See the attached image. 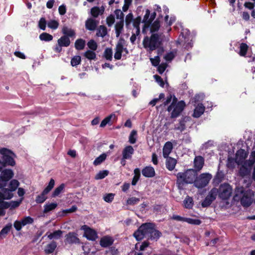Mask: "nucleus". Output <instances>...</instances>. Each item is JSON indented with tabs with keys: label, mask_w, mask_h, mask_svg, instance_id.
Returning <instances> with one entry per match:
<instances>
[{
	"label": "nucleus",
	"mask_w": 255,
	"mask_h": 255,
	"mask_svg": "<svg viewBox=\"0 0 255 255\" xmlns=\"http://www.w3.org/2000/svg\"><path fill=\"white\" fill-rule=\"evenodd\" d=\"M194 167L195 170L199 171L203 167L204 164V158L201 156H197L194 160Z\"/></svg>",
	"instance_id": "6ab92c4d"
},
{
	"label": "nucleus",
	"mask_w": 255,
	"mask_h": 255,
	"mask_svg": "<svg viewBox=\"0 0 255 255\" xmlns=\"http://www.w3.org/2000/svg\"><path fill=\"white\" fill-rule=\"evenodd\" d=\"M212 177V175L209 173L201 174L199 176H196L194 185L198 188H204L208 184Z\"/></svg>",
	"instance_id": "0eeeda50"
},
{
	"label": "nucleus",
	"mask_w": 255,
	"mask_h": 255,
	"mask_svg": "<svg viewBox=\"0 0 255 255\" xmlns=\"http://www.w3.org/2000/svg\"><path fill=\"white\" fill-rule=\"evenodd\" d=\"M254 197V192L251 190L245 191L242 186L237 187L235 189L234 200L240 201L242 205L245 207H249L252 204Z\"/></svg>",
	"instance_id": "7ed1b4c3"
},
{
	"label": "nucleus",
	"mask_w": 255,
	"mask_h": 255,
	"mask_svg": "<svg viewBox=\"0 0 255 255\" xmlns=\"http://www.w3.org/2000/svg\"><path fill=\"white\" fill-rule=\"evenodd\" d=\"M0 153L2 155V167L5 165L14 166L15 165V162L13 157H15V155L11 150L3 148L0 149Z\"/></svg>",
	"instance_id": "423d86ee"
},
{
	"label": "nucleus",
	"mask_w": 255,
	"mask_h": 255,
	"mask_svg": "<svg viewBox=\"0 0 255 255\" xmlns=\"http://www.w3.org/2000/svg\"><path fill=\"white\" fill-rule=\"evenodd\" d=\"M53 36L48 33L43 32L39 35V39L42 41H50L53 39Z\"/></svg>",
	"instance_id": "4c0bfd02"
},
{
	"label": "nucleus",
	"mask_w": 255,
	"mask_h": 255,
	"mask_svg": "<svg viewBox=\"0 0 255 255\" xmlns=\"http://www.w3.org/2000/svg\"><path fill=\"white\" fill-rule=\"evenodd\" d=\"M134 149L131 146L128 145L126 146L122 152L123 159L126 160L131 158Z\"/></svg>",
	"instance_id": "aec40b11"
},
{
	"label": "nucleus",
	"mask_w": 255,
	"mask_h": 255,
	"mask_svg": "<svg viewBox=\"0 0 255 255\" xmlns=\"http://www.w3.org/2000/svg\"><path fill=\"white\" fill-rule=\"evenodd\" d=\"M104 58L109 61H112L113 59V51L111 48H107L104 52Z\"/></svg>",
	"instance_id": "ea45409f"
},
{
	"label": "nucleus",
	"mask_w": 255,
	"mask_h": 255,
	"mask_svg": "<svg viewBox=\"0 0 255 255\" xmlns=\"http://www.w3.org/2000/svg\"><path fill=\"white\" fill-rule=\"evenodd\" d=\"M62 233L63 232L62 231L57 230L52 233H50L47 237L50 240H52L53 239H58L61 237Z\"/></svg>",
	"instance_id": "c9c22d12"
},
{
	"label": "nucleus",
	"mask_w": 255,
	"mask_h": 255,
	"mask_svg": "<svg viewBox=\"0 0 255 255\" xmlns=\"http://www.w3.org/2000/svg\"><path fill=\"white\" fill-rule=\"evenodd\" d=\"M197 175V172L195 169H191L184 172H179L177 174L176 184L178 188L183 189L185 184L194 183Z\"/></svg>",
	"instance_id": "20e7f679"
},
{
	"label": "nucleus",
	"mask_w": 255,
	"mask_h": 255,
	"mask_svg": "<svg viewBox=\"0 0 255 255\" xmlns=\"http://www.w3.org/2000/svg\"><path fill=\"white\" fill-rule=\"evenodd\" d=\"M64 187V184H61L60 185L55 189L54 191L52 193V196L53 197L58 196L63 190Z\"/></svg>",
	"instance_id": "37998d69"
},
{
	"label": "nucleus",
	"mask_w": 255,
	"mask_h": 255,
	"mask_svg": "<svg viewBox=\"0 0 255 255\" xmlns=\"http://www.w3.org/2000/svg\"><path fill=\"white\" fill-rule=\"evenodd\" d=\"M101 13V10L98 6H94L91 9V14L95 18L97 17Z\"/></svg>",
	"instance_id": "49530a36"
},
{
	"label": "nucleus",
	"mask_w": 255,
	"mask_h": 255,
	"mask_svg": "<svg viewBox=\"0 0 255 255\" xmlns=\"http://www.w3.org/2000/svg\"><path fill=\"white\" fill-rule=\"evenodd\" d=\"M177 101V98L174 95H173L172 103L167 108L168 112H170L172 111L173 107H174V106L176 105L178 102Z\"/></svg>",
	"instance_id": "bf43d9fd"
},
{
	"label": "nucleus",
	"mask_w": 255,
	"mask_h": 255,
	"mask_svg": "<svg viewBox=\"0 0 255 255\" xmlns=\"http://www.w3.org/2000/svg\"><path fill=\"white\" fill-rule=\"evenodd\" d=\"M205 107L202 104H199L194 109L193 116L195 118H199L204 112Z\"/></svg>",
	"instance_id": "4be33fe9"
},
{
	"label": "nucleus",
	"mask_w": 255,
	"mask_h": 255,
	"mask_svg": "<svg viewBox=\"0 0 255 255\" xmlns=\"http://www.w3.org/2000/svg\"><path fill=\"white\" fill-rule=\"evenodd\" d=\"M55 185V181L51 178L49 182L48 186L44 189V193H49L53 188Z\"/></svg>",
	"instance_id": "603ef678"
},
{
	"label": "nucleus",
	"mask_w": 255,
	"mask_h": 255,
	"mask_svg": "<svg viewBox=\"0 0 255 255\" xmlns=\"http://www.w3.org/2000/svg\"><path fill=\"white\" fill-rule=\"evenodd\" d=\"M185 222L192 225H199L201 223V221L198 219H194L191 218H186Z\"/></svg>",
	"instance_id": "13d9d810"
},
{
	"label": "nucleus",
	"mask_w": 255,
	"mask_h": 255,
	"mask_svg": "<svg viewBox=\"0 0 255 255\" xmlns=\"http://www.w3.org/2000/svg\"><path fill=\"white\" fill-rule=\"evenodd\" d=\"M98 23L99 21L98 20L92 18H89L85 22L86 28L90 31H94L96 29Z\"/></svg>",
	"instance_id": "a211bd4d"
},
{
	"label": "nucleus",
	"mask_w": 255,
	"mask_h": 255,
	"mask_svg": "<svg viewBox=\"0 0 255 255\" xmlns=\"http://www.w3.org/2000/svg\"><path fill=\"white\" fill-rule=\"evenodd\" d=\"M184 207L186 208L190 209L193 205V199L189 196L186 197L184 201Z\"/></svg>",
	"instance_id": "a19ab883"
},
{
	"label": "nucleus",
	"mask_w": 255,
	"mask_h": 255,
	"mask_svg": "<svg viewBox=\"0 0 255 255\" xmlns=\"http://www.w3.org/2000/svg\"><path fill=\"white\" fill-rule=\"evenodd\" d=\"M124 28V21L120 20L116 23L115 25V30L116 36L119 37L122 33Z\"/></svg>",
	"instance_id": "7c9ffc66"
},
{
	"label": "nucleus",
	"mask_w": 255,
	"mask_h": 255,
	"mask_svg": "<svg viewBox=\"0 0 255 255\" xmlns=\"http://www.w3.org/2000/svg\"><path fill=\"white\" fill-rule=\"evenodd\" d=\"M107 24L109 26H111L115 22V19L113 15L111 14L106 18Z\"/></svg>",
	"instance_id": "680f3d73"
},
{
	"label": "nucleus",
	"mask_w": 255,
	"mask_h": 255,
	"mask_svg": "<svg viewBox=\"0 0 255 255\" xmlns=\"http://www.w3.org/2000/svg\"><path fill=\"white\" fill-rule=\"evenodd\" d=\"M232 192V187L228 183L221 184L218 189L219 197L222 200H228L231 196Z\"/></svg>",
	"instance_id": "1a4fd4ad"
},
{
	"label": "nucleus",
	"mask_w": 255,
	"mask_h": 255,
	"mask_svg": "<svg viewBox=\"0 0 255 255\" xmlns=\"http://www.w3.org/2000/svg\"><path fill=\"white\" fill-rule=\"evenodd\" d=\"M239 175L243 177H250L251 175V171L253 168V163H250L248 160L245 163L238 165Z\"/></svg>",
	"instance_id": "9d476101"
},
{
	"label": "nucleus",
	"mask_w": 255,
	"mask_h": 255,
	"mask_svg": "<svg viewBox=\"0 0 255 255\" xmlns=\"http://www.w3.org/2000/svg\"><path fill=\"white\" fill-rule=\"evenodd\" d=\"M109 174L108 170L100 171L95 176V179L97 180L102 179L104 178Z\"/></svg>",
	"instance_id": "09e8293b"
},
{
	"label": "nucleus",
	"mask_w": 255,
	"mask_h": 255,
	"mask_svg": "<svg viewBox=\"0 0 255 255\" xmlns=\"http://www.w3.org/2000/svg\"><path fill=\"white\" fill-rule=\"evenodd\" d=\"M81 230L84 231V236L89 240L95 241L98 238L96 232L87 225L82 226Z\"/></svg>",
	"instance_id": "ddd939ff"
},
{
	"label": "nucleus",
	"mask_w": 255,
	"mask_h": 255,
	"mask_svg": "<svg viewBox=\"0 0 255 255\" xmlns=\"http://www.w3.org/2000/svg\"><path fill=\"white\" fill-rule=\"evenodd\" d=\"M247 157V152L244 149H240L236 153L235 162L238 165L245 163L247 160H246Z\"/></svg>",
	"instance_id": "4468645a"
},
{
	"label": "nucleus",
	"mask_w": 255,
	"mask_h": 255,
	"mask_svg": "<svg viewBox=\"0 0 255 255\" xmlns=\"http://www.w3.org/2000/svg\"><path fill=\"white\" fill-rule=\"evenodd\" d=\"M107 34V27L104 25H100L98 29L97 32V35L98 36H101L104 37Z\"/></svg>",
	"instance_id": "f704fd0d"
},
{
	"label": "nucleus",
	"mask_w": 255,
	"mask_h": 255,
	"mask_svg": "<svg viewBox=\"0 0 255 255\" xmlns=\"http://www.w3.org/2000/svg\"><path fill=\"white\" fill-rule=\"evenodd\" d=\"M150 11L147 9L145 11V14L143 17L142 22L144 23V26L143 27L142 31L144 32L145 28L148 27L151 24V21H150Z\"/></svg>",
	"instance_id": "5701e85b"
},
{
	"label": "nucleus",
	"mask_w": 255,
	"mask_h": 255,
	"mask_svg": "<svg viewBox=\"0 0 255 255\" xmlns=\"http://www.w3.org/2000/svg\"><path fill=\"white\" fill-rule=\"evenodd\" d=\"M117 120L116 115L113 113L110 115L106 117L101 122L100 127L103 128L105 127L107 125L111 126Z\"/></svg>",
	"instance_id": "f3484780"
},
{
	"label": "nucleus",
	"mask_w": 255,
	"mask_h": 255,
	"mask_svg": "<svg viewBox=\"0 0 255 255\" xmlns=\"http://www.w3.org/2000/svg\"><path fill=\"white\" fill-rule=\"evenodd\" d=\"M154 79L155 81L158 83L160 87L163 88L164 86V82L162 79V78L157 75H154Z\"/></svg>",
	"instance_id": "0e129e2a"
},
{
	"label": "nucleus",
	"mask_w": 255,
	"mask_h": 255,
	"mask_svg": "<svg viewBox=\"0 0 255 255\" xmlns=\"http://www.w3.org/2000/svg\"><path fill=\"white\" fill-rule=\"evenodd\" d=\"M12 227V224L9 223L6 225L0 232V236L6 235L10 230Z\"/></svg>",
	"instance_id": "864d4df0"
},
{
	"label": "nucleus",
	"mask_w": 255,
	"mask_h": 255,
	"mask_svg": "<svg viewBox=\"0 0 255 255\" xmlns=\"http://www.w3.org/2000/svg\"><path fill=\"white\" fill-rule=\"evenodd\" d=\"M57 206V204L56 203H51L49 204H46L44 206V213H47L54 210Z\"/></svg>",
	"instance_id": "2f4dec72"
},
{
	"label": "nucleus",
	"mask_w": 255,
	"mask_h": 255,
	"mask_svg": "<svg viewBox=\"0 0 255 255\" xmlns=\"http://www.w3.org/2000/svg\"><path fill=\"white\" fill-rule=\"evenodd\" d=\"M142 175L146 177H152L155 176L154 169L151 166H146L142 170Z\"/></svg>",
	"instance_id": "412c9836"
},
{
	"label": "nucleus",
	"mask_w": 255,
	"mask_h": 255,
	"mask_svg": "<svg viewBox=\"0 0 255 255\" xmlns=\"http://www.w3.org/2000/svg\"><path fill=\"white\" fill-rule=\"evenodd\" d=\"M13 173L10 169H5L3 170L0 176V189H5L10 188L7 182L13 177Z\"/></svg>",
	"instance_id": "6e6552de"
},
{
	"label": "nucleus",
	"mask_w": 255,
	"mask_h": 255,
	"mask_svg": "<svg viewBox=\"0 0 255 255\" xmlns=\"http://www.w3.org/2000/svg\"><path fill=\"white\" fill-rule=\"evenodd\" d=\"M84 56L89 60H95L96 58V54L93 50H88L84 53Z\"/></svg>",
	"instance_id": "e433bc0d"
},
{
	"label": "nucleus",
	"mask_w": 255,
	"mask_h": 255,
	"mask_svg": "<svg viewBox=\"0 0 255 255\" xmlns=\"http://www.w3.org/2000/svg\"><path fill=\"white\" fill-rule=\"evenodd\" d=\"M57 42L59 43L63 47H68L70 44V40L67 36H62L58 39Z\"/></svg>",
	"instance_id": "bb28decb"
},
{
	"label": "nucleus",
	"mask_w": 255,
	"mask_h": 255,
	"mask_svg": "<svg viewBox=\"0 0 255 255\" xmlns=\"http://www.w3.org/2000/svg\"><path fill=\"white\" fill-rule=\"evenodd\" d=\"M106 157L107 154L106 153H103L95 159L93 164L96 166L99 165L106 159Z\"/></svg>",
	"instance_id": "79ce46f5"
},
{
	"label": "nucleus",
	"mask_w": 255,
	"mask_h": 255,
	"mask_svg": "<svg viewBox=\"0 0 255 255\" xmlns=\"http://www.w3.org/2000/svg\"><path fill=\"white\" fill-rule=\"evenodd\" d=\"M142 43L144 48L151 52L162 45V40L158 33H152L150 37L145 36Z\"/></svg>",
	"instance_id": "39448f33"
},
{
	"label": "nucleus",
	"mask_w": 255,
	"mask_h": 255,
	"mask_svg": "<svg viewBox=\"0 0 255 255\" xmlns=\"http://www.w3.org/2000/svg\"><path fill=\"white\" fill-rule=\"evenodd\" d=\"M85 46V41L82 39H77L75 42V47L77 50H83Z\"/></svg>",
	"instance_id": "c85d7f7f"
},
{
	"label": "nucleus",
	"mask_w": 255,
	"mask_h": 255,
	"mask_svg": "<svg viewBox=\"0 0 255 255\" xmlns=\"http://www.w3.org/2000/svg\"><path fill=\"white\" fill-rule=\"evenodd\" d=\"M218 194V189L214 188L209 193L205 200L202 203L203 207H207L211 205L212 202L216 199Z\"/></svg>",
	"instance_id": "9b49d317"
},
{
	"label": "nucleus",
	"mask_w": 255,
	"mask_h": 255,
	"mask_svg": "<svg viewBox=\"0 0 255 255\" xmlns=\"http://www.w3.org/2000/svg\"><path fill=\"white\" fill-rule=\"evenodd\" d=\"M161 235V233L155 229L154 224L150 223L143 224L133 234L137 241H140L144 238L157 240Z\"/></svg>",
	"instance_id": "f03ea898"
},
{
	"label": "nucleus",
	"mask_w": 255,
	"mask_h": 255,
	"mask_svg": "<svg viewBox=\"0 0 255 255\" xmlns=\"http://www.w3.org/2000/svg\"><path fill=\"white\" fill-rule=\"evenodd\" d=\"M115 14L117 19H120L121 20L124 21V14L120 9H116Z\"/></svg>",
	"instance_id": "052dcab7"
},
{
	"label": "nucleus",
	"mask_w": 255,
	"mask_h": 255,
	"mask_svg": "<svg viewBox=\"0 0 255 255\" xmlns=\"http://www.w3.org/2000/svg\"><path fill=\"white\" fill-rule=\"evenodd\" d=\"M174 58V55L173 52L167 53L164 57V58L167 61H171Z\"/></svg>",
	"instance_id": "774afa93"
},
{
	"label": "nucleus",
	"mask_w": 255,
	"mask_h": 255,
	"mask_svg": "<svg viewBox=\"0 0 255 255\" xmlns=\"http://www.w3.org/2000/svg\"><path fill=\"white\" fill-rule=\"evenodd\" d=\"M186 104L184 101H180L177 104L174 106L171 113V118H175L178 117L182 113L185 107Z\"/></svg>",
	"instance_id": "f8f14e48"
},
{
	"label": "nucleus",
	"mask_w": 255,
	"mask_h": 255,
	"mask_svg": "<svg viewBox=\"0 0 255 255\" xmlns=\"http://www.w3.org/2000/svg\"><path fill=\"white\" fill-rule=\"evenodd\" d=\"M160 26V22L158 19H156L150 25V32L152 34L154 32H157L159 30Z\"/></svg>",
	"instance_id": "473e14b6"
},
{
	"label": "nucleus",
	"mask_w": 255,
	"mask_h": 255,
	"mask_svg": "<svg viewBox=\"0 0 255 255\" xmlns=\"http://www.w3.org/2000/svg\"><path fill=\"white\" fill-rule=\"evenodd\" d=\"M57 247V244L55 242H52L51 243L48 244L45 249V252L46 254H49L54 252Z\"/></svg>",
	"instance_id": "c756f323"
},
{
	"label": "nucleus",
	"mask_w": 255,
	"mask_h": 255,
	"mask_svg": "<svg viewBox=\"0 0 255 255\" xmlns=\"http://www.w3.org/2000/svg\"><path fill=\"white\" fill-rule=\"evenodd\" d=\"M113 243V240L110 237H105L100 240V245L104 248L111 246Z\"/></svg>",
	"instance_id": "393cba45"
},
{
	"label": "nucleus",
	"mask_w": 255,
	"mask_h": 255,
	"mask_svg": "<svg viewBox=\"0 0 255 255\" xmlns=\"http://www.w3.org/2000/svg\"><path fill=\"white\" fill-rule=\"evenodd\" d=\"M114 194L112 193H109L106 195L104 197V200L107 202H111L114 199Z\"/></svg>",
	"instance_id": "338daca9"
},
{
	"label": "nucleus",
	"mask_w": 255,
	"mask_h": 255,
	"mask_svg": "<svg viewBox=\"0 0 255 255\" xmlns=\"http://www.w3.org/2000/svg\"><path fill=\"white\" fill-rule=\"evenodd\" d=\"M65 243L73 244L80 243V240L77 234L74 232H70L65 236Z\"/></svg>",
	"instance_id": "dca6fc26"
},
{
	"label": "nucleus",
	"mask_w": 255,
	"mask_h": 255,
	"mask_svg": "<svg viewBox=\"0 0 255 255\" xmlns=\"http://www.w3.org/2000/svg\"><path fill=\"white\" fill-rule=\"evenodd\" d=\"M137 131L135 130H132L129 136V142L133 144L136 141Z\"/></svg>",
	"instance_id": "de8ad7c7"
},
{
	"label": "nucleus",
	"mask_w": 255,
	"mask_h": 255,
	"mask_svg": "<svg viewBox=\"0 0 255 255\" xmlns=\"http://www.w3.org/2000/svg\"><path fill=\"white\" fill-rule=\"evenodd\" d=\"M62 32L64 36H67L68 37H73L75 35V32L74 30L69 28L67 26H64L62 29Z\"/></svg>",
	"instance_id": "cd10ccee"
},
{
	"label": "nucleus",
	"mask_w": 255,
	"mask_h": 255,
	"mask_svg": "<svg viewBox=\"0 0 255 255\" xmlns=\"http://www.w3.org/2000/svg\"><path fill=\"white\" fill-rule=\"evenodd\" d=\"M81 57L79 55H76L73 56L71 60V65L73 67H77L81 64Z\"/></svg>",
	"instance_id": "72a5a7b5"
},
{
	"label": "nucleus",
	"mask_w": 255,
	"mask_h": 255,
	"mask_svg": "<svg viewBox=\"0 0 255 255\" xmlns=\"http://www.w3.org/2000/svg\"><path fill=\"white\" fill-rule=\"evenodd\" d=\"M122 41H124V39L121 38L119 42L116 45L115 48V53L114 58L116 60H120L122 56V53L124 52V45Z\"/></svg>",
	"instance_id": "2eb2a0df"
},
{
	"label": "nucleus",
	"mask_w": 255,
	"mask_h": 255,
	"mask_svg": "<svg viewBox=\"0 0 255 255\" xmlns=\"http://www.w3.org/2000/svg\"><path fill=\"white\" fill-rule=\"evenodd\" d=\"M48 193H44L43 190L41 194L37 196L35 200L36 202L37 203H42L44 202L47 199V197L46 196V195Z\"/></svg>",
	"instance_id": "c03bdc74"
},
{
	"label": "nucleus",
	"mask_w": 255,
	"mask_h": 255,
	"mask_svg": "<svg viewBox=\"0 0 255 255\" xmlns=\"http://www.w3.org/2000/svg\"><path fill=\"white\" fill-rule=\"evenodd\" d=\"M248 48L249 46L246 43H242L240 46V55L242 56H245L247 54Z\"/></svg>",
	"instance_id": "58836bf2"
},
{
	"label": "nucleus",
	"mask_w": 255,
	"mask_h": 255,
	"mask_svg": "<svg viewBox=\"0 0 255 255\" xmlns=\"http://www.w3.org/2000/svg\"><path fill=\"white\" fill-rule=\"evenodd\" d=\"M150 60L153 66L156 67L159 65L160 58L159 56L155 57L154 59L151 58Z\"/></svg>",
	"instance_id": "69168bd1"
},
{
	"label": "nucleus",
	"mask_w": 255,
	"mask_h": 255,
	"mask_svg": "<svg viewBox=\"0 0 255 255\" xmlns=\"http://www.w3.org/2000/svg\"><path fill=\"white\" fill-rule=\"evenodd\" d=\"M19 182L15 179L12 180L9 183L10 188H5L0 192V216L1 215V209L10 208L14 209L18 207L21 202L19 201H11L10 202H4V199H10L13 197L12 192L15 191L19 186Z\"/></svg>",
	"instance_id": "f257e3e1"
},
{
	"label": "nucleus",
	"mask_w": 255,
	"mask_h": 255,
	"mask_svg": "<svg viewBox=\"0 0 255 255\" xmlns=\"http://www.w3.org/2000/svg\"><path fill=\"white\" fill-rule=\"evenodd\" d=\"M22 225L24 226L27 224H32L33 222V219L30 217H25L21 220Z\"/></svg>",
	"instance_id": "6e6d98bb"
},
{
	"label": "nucleus",
	"mask_w": 255,
	"mask_h": 255,
	"mask_svg": "<svg viewBox=\"0 0 255 255\" xmlns=\"http://www.w3.org/2000/svg\"><path fill=\"white\" fill-rule=\"evenodd\" d=\"M166 158V166L169 170L172 171L174 169L176 164V160L173 158L168 156Z\"/></svg>",
	"instance_id": "b1692460"
},
{
	"label": "nucleus",
	"mask_w": 255,
	"mask_h": 255,
	"mask_svg": "<svg viewBox=\"0 0 255 255\" xmlns=\"http://www.w3.org/2000/svg\"><path fill=\"white\" fill-rule=\"evenodd\" d=\"M172 144L168 141L166 142L163 148V156L164 157H167L172 149Z\"/></svg>",
	"instance_id": "a878e982"
},
{
	"label": "nucleus",
	"mask_w": 255,
	"mask_h": 255,
	"mask_svg": "<svg viewBox=\"0 0 255 255\" xmlns=\"http://www.w3.org/2000/svg\"><path fill=\"white\" fill-rule=\"evenodd\" d=\"M167 67V64L165 63L159 65L157 67V71L160 74H162L165 70Z\"/></svg>",
	"instance_id": "e2e57ef3"
},
{
	"label": "nucleus",
	"mask_w": 255,
	"mask_h": 255,
	"mask_svg": "<svg viewBox=\"0 0 255 255\" xmlns=\"http://www.w3.org/2000/svg\"><path fill=\"white\" fill-rule=\"evenodd\" d=\"M87 45L89 48L93 51H95L97 49L98 47L96 42L93 39L90 40L88 42Z\"/></svg>",
	"instance_id": "8fccbe9b"
},
{
	"label": "nucleus",
	"mask_w": 255,
	"mask_h": 255,
	"mask_svg": "<svg viewBox=\"0 0 255 255\" xmlns=\"http://www.w3.org/2000/svg\"><path fill=\"white\" fill-rule=\"evenodd\" d=\"M46 26V21L44 17H41L38 22V27L40 29L45 30Z\"/></svg>",
	"instance_id": "4d7b16f0"
},
{
	"label": "nucleus",
	"mask_w": 255,
	"mask_h": 255,
	"mask_svg": "<svg viewBox=\"0 0 255 255\" xmlns=\"http://www.w3.org/2000/svg\"><path fill=\"white\" fill-rule=\"evenodd\" d=\"M47 25L48 27L52 29H56L59 26V23L55 20H51L48 22Z\"/></svg>",
	"instance_id": "3c124183"
},
{
	"label": "nucleus",
	"mask_w": 255,
	"mask_h": 255,
	"mask_svg": "<svg viewBox=\"0 0 255 255\" xmlns=\"http://www.w3.org/2000/svg\"><path fill=\"white\" fill-rule=\"evenodd\" d=\"M224 178V173L223 171L218 170L214 178L215 182L217 183L221 182Z\"/></svg>",
	"instance_id": "a18cd8bd"
},
{
	"label": "nucleus",
	"mask_w": 255,
	"mask_h": 255,
	"mask_svg": "<svg viewBox=\"0 0 255 255\" xmlns=\"http://www.w3.org/2000/svg\"><path fill=\"white\" fill-rule=\"evenodd\" d=\"M140 201L139 198L132 197L128 198L127 201V204L128 205H133L137 204Z\"/></svg>",
	"instance_id": "5fc2aeb1"
}]
</instances>
